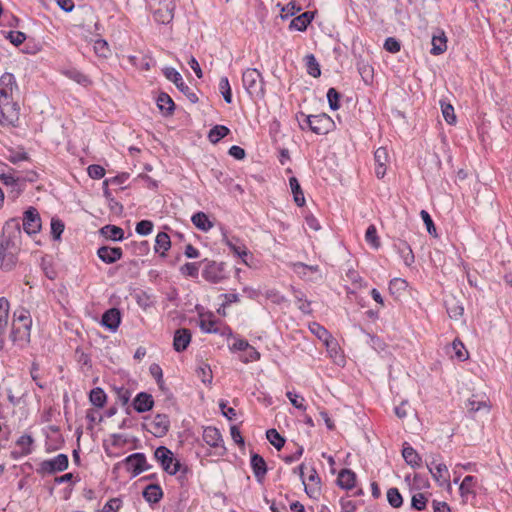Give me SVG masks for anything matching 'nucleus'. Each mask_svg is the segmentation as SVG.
Masks as SVG:
<instances>
[{
	"label": "nucleus",
	"instance_id": "nucleus-1",
	"mask_svg": "<svg viewBox=\"0 0 512 512\" xmlns=\"http://www.w3.org/2000/svg\"><path fill=\"white\" fill-rule=\"evenodd\" d=\"M242 83L245 91L253 100H262L265 97V81L259 70L247 68L242 73Z\"/></svg>",
	"mask_w": 512,
	"mask_h": 512
},
{
	"label": "nucleus",
	"instance_id": "nucleus-2",
	"mask_svg": "<svg viewBox=\"0 0 512 512\" xmlns=\"http://www.w3.org/2000/svg\"><path fill=\"white\" fill-rule=\"evenodd\" d=\"M21 225L17 218H11L5 222L0 236V247L8 250H21Z\"/></svg>",
	"mask_w": 512,
	"mask_h": 512
},
{
	"label": "nucleus",
	"instance_id": "nucleus-3",
	"mask_svg": "<svg viewBox=\"0 0 512 512\" xmlns=\"http://www.w3.org/2000/svg\"><path fill=\"white\" fill-rule=\"evenodd\" d=\"M154 458L169 475H176L178 472L185 475L188 472V467H182L180 461L174 457L173 452L166 446L157 447L154 451Z\"/></svg>",
	"mask_w": 512,
	"mask_h": 512
},
{
	"label": "nucleus",
	"instance_id": "nucleus-4",
	"mask_svg": "<svg viewBox=\"0 0 512 512\" xmlns=\"http://www.w3.org/2000/svg\"><path fill=\"white\" fill-rule=\"evenodd\" d=\"M122 464L125 466L126 470L131 473V478H134L140 475L142 472L152 468V465L147 461L146 455L142 452L130 454L121 462L115 464L113 472L117 470Z\"/></svg>",
	"mask_w": 512,
	"mask_h": 512
},
{
	"label": "nucleus",
	"instance_id": "nucleus-5",
	"mask_svg": "<svg viewBox=\"0 0 512 512\" xmlns=\"http://www.w3.org/2000/svg\"><path fill=\"white\" fill-rule=\"evenodd\" d=\"M201 263L205 264L202 271V277L213 284H217L227 279L226 264L224 262H216L204 259Z\"/></svg>",
	"mask_w": 512,
	"mask_h": 512
},
{
	"label": "nucleus",
	"instance_id": "nucleus-6",
	"mask_svg": "<svg viewBox=\"0 0 512 512\" xmlns=\"http://www.w3.org/2000/svg\"><path fill=\"white\" fill-rule=\"evenodd\" d=\"M19 106L13 99H0V124L4 127H16L19 121Z\"/></svg>",
	"mask_w": 512,
	"mask_h": 512
},
{
	"label": "nucleus",
	"instance_id": "nucleus-7",
	"mask_svg": "<svg viewBox=\"0 0 512 512\" xmlns=\"http://www.w3.org/2000/svg\"><path fill=\"white\" fill-rule=\"evenodd\" d=\"M163 74L168 80L176 85L177 89L182 92L191 103L195 104L199 101L197 94L183 81L181 74L176 69L172 67H165L163 69Z\"/></svg>",
	"mask_w": 512,
	"mask_h": 512
},
{
	"label": "nucleus",
	"instance_id": "nucleus-8",
	"mask_svg": "<svg viewBox=\"0 0 512 512\" xmlns=\"http://www.w3.org/2000/svg\"><path fill=\"white\" fill-rule=\"evenodd\" d=\"M142 427L157 438L164 437L170 429L169 416L166 414H156L149 422H144Z\"/></svg>",
	"mask_w": 512,
	"mask_h": 512
},
{
	"label": "nucleus",
	"instance_id": "nucleus-9",
	"mask_svg": "<svg viewBox=\"0 0 512 512\" xmlns=\"http://www.w3.org/2000/svg\"><path fill=\"white\" fill-rule=\"evenodd\" d=\"M69 460L66 454H58L52 459L44 460L39 464L37 468L38 474H54L62 472L68 468Z\"/></svg>",
	"mask_w": 512,
	"mask_h": 512
},
{
	"label": "nucleus",
	"instance_id": "nucleus-10",
	"mask_svg": "<svg viewBox=\"0 0 512 512\" xmlns=\"http://www.w3.org/2000/svg\"><path fill=\"white\" fill-rule=\"evenodd\" d=\"M23 229L26 234L34 235L41 230V217L35 207H29L23 215Z\"/></svg>",
	"mask_w": 512,
	"mask_h": 512
},
{
	"label": "nucleus",
	"instance_id": "nucleus-11",
	"mask_svg": "<svg viewBox=\"0 0 512 512\" xmlns=\"http://www.w3.org/2000/svg\"><path fill=\"white\" fill-rule=\"evenodd\" d=\"M217 323L218 320L214 318V315L212 313L200 315L199 327L202 330V332L220 335H225L226 332H228L229 334H231V329L229 327H225L223 330H221L216 326Z\"/></svg>",
	"mask_w": 512,
	"mask_h": 512
},
{
	"label": "nucleus",
	"instance_id": "nucleus-12",
	"mask_svg": "<svg viewBox=\"0 0 512 512\" xmlns=\"http://www.w3.org/2000/svg\"><path fill=\"white\" fill-rule=\"evenodd\" d=\"M98 258L105 264H114L123 257V250L120 247L101 246L96 252Z\"/></svg>",
	"mask_w": 512,
	"mask_h": 512
},
{
	"label": "nucleus",
	"instance_id": "nucleus-13",
	"mask_svg": "<svg viewBox=\"0 0 512 512\" xmlns=\"http://www.w3.org/2000/svg\"><path fill=\"white\" fill-rule=\"evenodd\" d=\"M312 126L313 133L317 135H325L334 126V121L325 113L312 115Z\"/></svg>",
	"mask_w": 512,
	"mask_h": 512
},
{
	"label": "nucleus",
	"instance_id": "nucleus-14",
	"mask_svg": "<svg viewBox=\"0 0 512 512\" xmlns=\"http://www.w3.org/2000/svg\"><path fill=\"white\" fill-rule=\"evenodd\" d=\"M121 316V311L112 307L103 313L100 323L111 332H115L121 323Z\"/></svg>",
	"mask_w": 512,
	"mask_h": 512
},
{
	"label": "nucleus",
	"instance_id": "nucleus-15",
	"mask_svg": "<svg viewBox=\"0 0 512 512\" xmlns=\"http://www.w3.org/2000/svg\"><path fill=\"white\" fill-rule=\"evenodd\" d=\"M203 440L207 445L212 448H222L223 453H225L226 448L224 446V441L220 430L213 426L205 427L203 430Z\"/></svg>",
	"mask_w": 512,
	"mask_h": 512
},
{
	"label": "nucleus",
	"instance_id": "nucleus-16",
	"mask_svg": "<svg viewBox=\"0 0 512 512\" xmlns=\"http://www.w3.org/2000/svg\"><path fill=\"white\" fill-rule=\"evenodd\" d=\"M17 88L16 79L12 73L6 72L0 77V99L2 101L12 99L13 91Z\"/></svg>",
	"mask_w": 512,
	"mask_h": 512
},
{
	"label": "nucleus",
	"instance_id": "nucleus-17",
	"mask_svg": "<svg viewBox=\"0 0 512 512\" xmlns=\"http://www.w3.org/2000/svg\"><path fill=\"white\" fill-rule=\"evenodd\" d=\"M31 327L13 323L10 339L20 347L30 343Z\"/></svg>",
	"mask_w": 512,
	"mask_h": 512
},
{
	"label": "nucleus",
	"instance_id": "nucleus-18",
	"mask_svg": "<svg viewBox=\"0 0 512 512\" xmlns=\"http://www.w3.org/2000/svg\"><path fill=\"white\" fill-rule=\"evenodd\" d=\"M250 466L256 480L262 483L267 473V464L264 458L260 454L252 452L250 456Z\"/></svg>",
	"mask_w": 512,
	"mask_h": 512
},
{
	"label": "nucleus",
	"instance_id": "nucleus-19",
	"mask_svg": "<svg viewBox=\"0 0 512 512\" xmlns=\"http://www.w3.org/2000/svg\"><path fill=\"white\" fill-rule=\"evenodd\" d=\"M191 332L187 328L177 329L174 333L173 348L176 352H183L191 342Z\"/></svg>",
	"mask_w": 512,
	"mask_h": 512
},
{
	"label": "nucleus",
	"instance_id": "nucleus-20",
	"mask_svg": "<svg viewBox=\"0 0 512 512\" xmlns=\"http://www.w3.org/2000/svg\"><path fill=\"white\" fill-rule=\"evenodd\" d=\"M133 408L138 413L150 411L154 406V399L151 394L147 392H140L136 395L132 402Z\"/></svg>",
	"mask_w": 512,
	"mask_h": 512
},
{
	"label": "nucleus",
	"instance_id": "nucleus-21",
	"mask_svg": "<svg viewBox=\"0 0 512 512\" xmlns=\"http://www.w3.org/2000/svg\"><path fill=\"white\" fill-rule=\"evenodd\" d=\"M19 252L0 247V268L4 271L13 270L17 264Z\"/></svg>",
	"mask_w": 512,
	"mask_h": 512
},
{
	"label": "nucleus",
	"instance_id": "nucleus-22",
	"mask_svg": "<svg viewBox=\"0 0 512 512\" xmlns=\"http://www.w3.org/2000/svg\"><path fill=\"white\" fill-rule=\"evenodd\" d=\"M432 48L430 53L434 56L443 54L447 50V37L445 32L441 29H437L433 33L431 39Z\"/></svg>",
	"mask_w": 512,
	"mask_h": 512
},
{
	"label": "nucleus",
	"instance_id": "nucleus-23",
	"mask_svg": "<svg viewBox=\"0 0 512 512\" xmlns=\"http://www.w3.org/2000/svg\"><path fill=\"white\" fill-rule=\"evenodd\" d=\"M428 469L432 474L434 480L440 485L443 486L449 483L450 474L448 468L445 464L439 463L434 465V462L428 465Z\"/></svg>",
	"mask_w": 512,
	"mask_h": 512
},
{
	"label": "nucleus",
	"instance_id": "nucleus-24",
	"mask_svg": "<svg viewBox=\"0 0 512 512\" xmlns=\"http://www.w3.org/2000/svg\"><path fill=\"white\" fill-rule=\"evenodd\" d=\"M157 107L165 117L172 116L175 111L173 99L165 92H160L156 99Z\"/></svg>",
	"mask_w": 512,
	"mask_h": 512
},
{
	"label": "nucleus",
	"instance_id": "nucleus-25",
	"mask_svg": "<svg viewBox=\"0 0 512 512\" xmlns=\"http://www.w3.org/2000/svg\"><path fill=\"white\" fill-rule=\"evenodd\" d=\"M394 247L399 256L403 259L404 264L407 267L412 266V264L415 262V256L410 245L404 240H398L394 243Z\"/></svg>",
	"mask_w": 512,
	"mask_h": 512
},
{
	"label": "nucleus",
	"instance_id": "nucleus-26",
	"mask_svg": "<svg viewBox=\"0 0 512 512\" xmlns=\"http://www.w3.org/2000/svg\"><path fill=\"white\" fill-rule=\"evenodd\" d=\"M99 233L104 238L114 242L122 241L125 238L124 230L121 227L112 224H107L100 228Z\"/></svg>",
	"mask_w": 512,
	"mask_h": 512
},
{
	"label": "nucleus",
	"instance_id": "nucleus-27",
	"mask_svg": "<svg viewBox=\"0 0 512 512\" xmlns=\"http://www.w3.org/2000/svg\"><path fill=\"white\" fill-rule=\"evenodd\" d=\"M313 18L314 13L311 11H306L292 19V21L289 24V28L291 30L294 29L301 32L305 31L308 25L312 22Z\"/></svg>",
	"mask_w": 512,
	"mask_h": 512
},
{
	"label": "nucleus",
	"instance_id": "nucleus-28",
	"mask_svg": "<svg viewBox=\"0 0 512 512\" xmlns=\"http://www.w3.org/2000/svg\"><path fill=\"white\" fill-rule=\"evenodd\" d=\"M356 474L350 469H342L337 478V484L340 488L351 490L355 486Z\"/></svg>",
	"mask_w": 512,
	"mask_h": 512
},
{
	"label": "nucleus",
	"instance_id": "nucleus-29",
	"mask_svg": "<svg viewBox=\"0 0 512 512\" xmlns=\"http://www.w3.org/2000/svg\"><path fill=\"white\" fill-rule=\"evenodd\" d=\"M143 498L150 504L158 503L163 497V491L159 484H149L142 492Z\"/></svg>",
	"mask_w": 512,
	"mask_h": 512
},
{
	"label": "nucleus",
	"instance_id": "nucleus-30",
	"mask_svg": "<svg viewBox=\"0 0 512 512\" xmlns=\"http://www.w3.org/2000/svg\"><path fill=\"white\" fill-rule=\"evenodd\" d=\"M402 456L405 462L412 468L420 467L422 462L420 455L412 446L408 445L407 443H405L403 447Z\"/></svg>",
	"mask_w": 512,
	"mask_h": 512
},
{
	"label": "nucleus",
	"instance_id": "nucleus-31",
	"mask_svg": "<svg viewBox=\"0 0 512 512\" xmlns=\"http://www.w3.org/2000/svg\"><path fill=\"white\" fill-rule=\"evenodd\" d=\"M289 184H290V188H291V191L293 194V199H294L295 204L298 207H303L305 205L306 201H305L304 193H303V190L300 186L298 179L294 176L290 177Z\"/></svg>",
	"mask_w": 512,
	"mask_h": 512
},
{
	"label": "nucleus",
	"instance_id": "nucleus-32",
	"mask_svg": "<svg viewBox=\"0 0 512 512\" xmlns=\"http://www.w3.org/2000/svg\"><path fill=\"white\" fill-rule=\"evenodd\" d=\"M170 247H171V240H170L169 235L166 232H159L155 239V246H154L155 252L159 253L162 250L160 255L165 256L166 255L165 253L170 249Z\"/></svg>",
	"mask_w": 512,
	"mask_h": 512
},
{
	"label": "nucleus",
	"instance_id": "nucleus-33",
	"mask_svg": "<svg viewBox=\"0 0 512 512\" xmlns=\"http://www.w3.org/2000/svg\"><path fill=\"white\" fill-rule=\"evenodd\" d=\"M191 221L195 227L204 232H207L213 227V223L204 212L195 213L191 217Z\"/></svg>",
	"mask_w": 512,
	"mask_h": 512
},
{
	"label": "nucleus",
	"instance_id": "nucleus-34",
	"mask_svg": "<svg viewBox=\"0 0 512 512\" xmlns=\"http://www.w3.org/2000/svg\"><path fill=\"white\" fill-rule=\"evenodd\" d=\"M357 69L365 84L369 85L373 82L374 69L372 65L360 60L357 62Z\"/></svg>",
	"mask_w": 512,
	"mask_h": 512
},
{
	"label": "nucleus",
	"instance_id": "nucleus-35",
	"mask_svg": "<svg viewBox=\"0 0 512 512\" xmlns=\"http://www.w3.org/2000/svg\"><path fill=\"white\" fill-rule=\"evenodd\" d=\"M63 74L68 77L69 79L75 81L76 83L86 87L90 85L92 82L90 78L82 73L81 71L77 70L76 68H71L63 71Z\"/></svg>",
	"mask_w": 512,
	"mask_h": 512
},
{
	"label": "nucleus",
	"instance_id": "nucleus-36",
	"mask_svg": "<svg viewBox=\"0 0 512 512\" xmlns=\"http://www.w3.org/2000/svg\"><path fill=\"white\" fill-rule=\"evenodd\" d=\"M89 400L95 407L103 408L107 401V395L102 388L95 387L90 391Z\"/></svg>",
	"mask_w": 512,
	"mask_h": 512
},
{
	"label": "nucleus",
	"instance_id": "nucleus-37",
	"mask_svg": "<svg viewBox=\"0 0 512 512\" xmlns=\"http://www.w3.org/2000/svg\"><path fill=\"white\" fill-rule=\"evenodd\" d=\"M304 61L307 73L314 78L320 77L321 69L316 57L313 54H307Z\"/></svg>",
	"mask_w": 512,
	"mask_h": 512
},
{
	"label": "nucleus",
	"instance_id": "nucleus-38",
	"mask_svg": "<svg viewBox=\"0 0 512 512\" xmlns=\"http://www.w3.org/2000/svg\"><path fill=\"white\" fill-rule=\"evenodd\" d=\"M230 133L228 127L224 125H215L208 133V139L211 143L216 144Z\"/></svg>",
	"mask_w": 512,
	"mask_h": 512
},
{
	"label": "nucleus",
	"instance_id": "nucleus-39",
	"mask_svg": "<svg viewBox=\"0 0 512 512\" xmlns=\"http://www.w3.org/2000/svg\"><path fill=\"white\" fill-rule=\"evenodd\" d=\"M310 331L327 346H329V340L332 338L330 332L317 322H313L310 326Z\"/></svg>",
	"mask_w": 512,
	"mask_h": 512
},
{
	"label": "nucleus",
	"instance_id": "nucleus-40",
	"mask_svg": "<svg viewBox=\"0 0 512 512\" xmlns=\"http://www.w3.org/2000/svg\"><path fill=\"white\" fill-rule=\"evenodd\" d=\"M477 483V478L472 475H467L464 477L463 481L460 484L459 491L461 496L464 498L468 494H475L474 487Z\"/></svg>",
	"mask_w": 512,
	"mask_h": 512
},
{
	"label": "nucleus",
	"instance_id": "nucleus-41",
	"mask_svg": "<svg viewBox=\"0 0 512 512\" xmlns=\"http://www.w3.org/2000/svg\"><path fill=\"white\" fill-rule=\"evenodd\" d=\"M23 180L22 175H15L14 181L11 184L6 185L10 188L9 195L12 196L13 199L19 197L25 190L26 185Z\"/></svg>",
	"mask_w": 512,
	"mask_h": 512
},
{
	"label": "nucleus",
	"instance_id": "nucleus-42",
	"mask_svg": "<svg viewBox=\"0 0 512 512\" xmlns=\"http://www.w3.org/2000/svg\"><path fill=\"white\" fill-rule=\"evenodd\" d=\"M267 440L279 451L285 445V438L274 428L266 431Z\"/></svg>",
	"mask_w": 512,
	"mask_h": 512
},
{
	"label": "nucleus",
	"instance_id": "nucleus-43",
	"mask_svg": "<svg viewBox=\"0 0 512 512\" xmlns=\"http://www.w3.org/2000/svg\"><path fill=\"white\" fill-rule=\"evenodd\" d=\"M16 170L7 164L0 162V180L4 185H9L14 181Z\"/></svg>",
	"mask_w": 512,
	"mask_h": 512
},
{
	"label": "nucleus",
	"instance_id": "nucleus-44",
	"mask_svg": "<svg viewBox=\"0 0 512 512\" xmlns=\"http://www.w3.org/2000/svg\"><path fill=\"white\" fill-rule=\"evenodd\" d=\"M34 439L29 434H24L18 438L16 444L21 448V455L26 456L32 452Z\"/></svg>",
	"mask_w": 512,
	"mask_h": 512
},
{
	"label": "nucleus",
	"instance_id": "nucleus-45",
	"mask_svg": "<svg viewBox=\"0 0 512 512\" xmlns=\"http://www.w3.org/2000/svg\"><path fill=\"white\" fill-rule=\"evenodd\" d=\"M387 501L393 508H400L403 504V498L399 490L395 487L387 491Z\"/></svg>",
	"mask_w": 512,
	"mask_h": 512
},
{
	"label": "nucleus",
	"instance_id": "nucleus-46",
	"mask_svg": "<svg viewBox=\"0 0 512 512\" xmlns=\"http://www.w3.org/2000/svg\"><path fill=\"white\" fill-rule=\"evenodd\" d=\"M293 271L300 277H305L307 272L316 273L319 271L318 265H307L303 262H296L293 264Z\"/></svg>",
	"mask_w": 512,
	"mask_h": 512
},
{
	"label": "nucleus",
	"instance_id": "nucleus-47",
	"mask_svg": "<svg viewBox=\"0 0 512 512\" xmlns=\"http://www.w3.org/2000/svg\"><path fill=\"white\" fill-rule=\"evenodd\" d=\"M128 246L131 248L132 253L137 256H145L150 251V245L146 240L140 242L133 241Z\"/></svg>",
	"mask_w": 512,
	"mask_h": 512
},
{
	"label": "nucleus",
	"instance_id": "nucleus-48",
	"mask_svg": "<svg viewBox=\"0 0 512 512\" xmlns=\"http://www.w3.org/2000/svg\"><path fill=\"white\" fill-rule=\"evenodd\" d=\"M341 94L335 88L331 87L327 91V100L331 110L336 111L341 107Z\"/></svg>",
	"mask_w": 512,
	"mask_h": 512
},
{
	"label": "nucleus",
	"instance_id": "nucleus-49",
	"mask_svg": "<svg viewBox=\"0 0 512 512\" xmlns=\"http://www.w3.org/2000/svg\"><path fill=\"white\" fill-rule=\"evenodd\" d=\"M365 240L375 249H378L381 246V242L377 234V229L374 225L368 226L365 233Z\"/></svg>",
	"mask_w": 512,
	"mask_h": 512
},
{
	"label": "nucleus",
	"instance_id": "nucleus-50",
	"mask_svg": "<svg viewBox=\"0 0 512 512\" xmlns=\"http://www.w3.org/2000/svg\"><path fill=\"white\" fill-rule=\"evenodd\" d=\"M65 224L64 222L56 217L51 219V235L54 240H60L61 235L64 232Z\"/></svg>",
	"mask_w": 512,
	"mask_h": 512
},
{
	"label": "nucleus",
	"instance_id": "nucleus-51",
	"mask_svg": "<svg viewBox=\"0 0 512 512\" xmlns=\"http://www.w3.org/2000/svg\"><path fill=\"white\" fill-rule=\"evenodd\" d=\"M202 264L201 262H187L181 266L180 271L183 275L189 276L192 278H197L199 274V266Z\"/></svg>",
	"mask_w": 512,
	"mask_h": 512
},
{
	"label": "nucleus",
	"instance_id": "nucleus-52",
	"mask_svg": "<svg viewBox=\"0 0 512 512\" xmlns=\"http://www.w3.org/2000/svg\"><path fill=\"white\" fill-rule=\"evenodd\" d=\"M219 89L224 98V101L227 104L232 102V91L230 87V83L227 77H222L219 81Z\"/></svg>",
	"mask_w": 512,
	"mask_h": 512
},
{
	"label": "nucleus",
	"instance_id": "nucleus-53",
	"mask_svg": "<svg viewBox=\"0 0 512 512\" xmlns=\"http://www.w3.org/2000/svg\"><path fill=\"white\" fill-rule=\"evenodd\" d=\"M441 110H442L443 118L449 125H453L456 123V115L454 113V107L451 104L441 102Z\"/></svg>",
	"mask_w": 512,
	"mask_h": 512
},
{
	"label": "nucleus",
	"instance_id": "nucleus-54",
	"mask_svg": "<svg viewBox=\"0 0 512 512\" xmlns=\"http://www.w3.org/2000/svg\"><path fill=\"white\" fill-rule=\"evenodd\" d=\"M18 322V325H24L31 327L32 320L30 317V314L25 309H20L14 312V323L16 324Z\"/></svg>",
	"mask_w": 512,
	"mask_h": 512
},
{
	"label": "nucleus",
	"instance_id": "nucleus-55",
	"mask_svg": "<svg viewBox=\"0 0 512 512\" xmlns=\"http://www.w3.org/2000/svg\"><path fill=\"white\" fill-rule=\"evenodd\" d=\"M408 286L406 280L402 278H394L389 283V291L391 294H400L405 291Z\"/></svg>",
	"mask_w": 512,
	"mask_h": 512
},
{
	"label": "nucleus",
	"instance_id": "nucleus-56",
	"mask_svg": "<svg viewBox=\"0 0 512 512\" xmlns=\"http://www.w3.org/2000/svg\"><path fill=\"white\" fill-rule=\"evenodd\" d=\"M114 391L116 393V399L118 402L121 403V405L125 406L129 403L131 398V392L128 388L124 386L115 387Z\"/></svg>",
	"mask_w": 512,
	"mask_h": 512
},
{
	"label": "nucleus",
	"instance_id": "nucleus-57",
	"mask_svg": "<svg viewBox=\"0 0 512 512\" xmlns=\"http://www.w3.org/2000/svg\"><path fill=\"white\" fill-rule=\"evenodd\" d=\"M296 119L302 131L309 130L312 132V115H306L304 112H298Z\"/></svg>",
	"mask_w": 512,
	"mask_h": 512
},
{
	"label": "nucleus",
	"instance_id": "nucleus-58",
	"mask_svg": "<svg viewBox=\"0 0 512 512\" xmlns=\"http://www.w3.org/2000/svg\"><path fill=\"white\" fill-rule=\"evenodd\" d=\"M154 224L150 220H141L136 224L135 231L137 234L147 236L153 231Z\"/></svg>",
	"mask_w": 512,
	"mask_h": 512
},
{
	"label": "nucleus",
	"instance_id": "nucleus-59",
	"mask_svg": "<svg viewBox=\"0 0 512 512\" xmlns=\"http://www.w3.org/2000/svg\"><path fill=\"white\" fill-rule=\"evenodd\" d=\"M427 501L423 493L414 494L411 499V507L417 511H422L426 508Z\"/></svg>",
	"mask_w": 512,
	"mask_h": 512
},
{
	"label": "nucleus",
	"instance_id": "nucleus-60",
	"mask_svg": "<svg viewBox=\"0 0 512 512\" xmlns=\"http://www.w3.org/2000/svg\"><path fill=\"white\" fill-rule=\"evenodd\" d=\"M420 216L426 226L427 232L431 236L437 237L436 227L434 225V222H433L430 214L426 210H421Z\"/></svg>",
	"mask_w": 512,
	"mask_h": 512
},
{
	"label": "nucleus",
	"instance_id": "nucleus-61",
	"mask_svg": "<svg viewBox=\"0 0 512 512\" xmlns=\"http://www.w3.org/2000/svg\"><path fill=\"white\" fill-rule=\"evenodd\" d=\"M223 241L235 255L236 253L240 252L241 248H244V244L237 237L229 238L226 234H224Z\"/></svg>",
	"mask_w": 512,
	"mask_h": 512
},
{
	"label": "nucleus",
	"instance_id": "nucleus-62",
	"mask_svg": "<svg viewBox=\"0 0 512 512\" xmlns=\"http://www.w3.org/2000/svg\"><path fill=\"white\" fill-rule=\"evenodd\" d=\"M452 348L457 359L464 361L468 358V352L465 350V347L460 340L455 339L452 343Z\"/></svg>",
	"mask_w": 512,
	"mask_h": 512
},
{
	"label": "nucleus",
	"instance_id": "nucleus-63",
	"mask_svg": "<svg viewBox=\"0 0 512 512\" xmlns=\"http://www.w3.org/2000/svg\"><path fill=\"white\" fill-rule=\"evenodd\" d=\"M87 172L90 178L99 180L104 177L105 169L98 164H91L87 168Z\"/></svg>",
	"mask_w": 512,
	"mask_h": 512
},
{
	"label": "nucleus",
	"instance_id": "nucleus-64",
	"mask_svg": "<svg viewBox=\"0 0 512 512\" xmlns=\"http://www.w3.org/2000/svg\"><path fill=\"white\" fill-rule=\"evenodd\" d=\"M122 506L120 498H111L102 508V512H118Z\"/></svg>",
	"mask_w": 512,
	"mask_h": 512
}]
</instances>
